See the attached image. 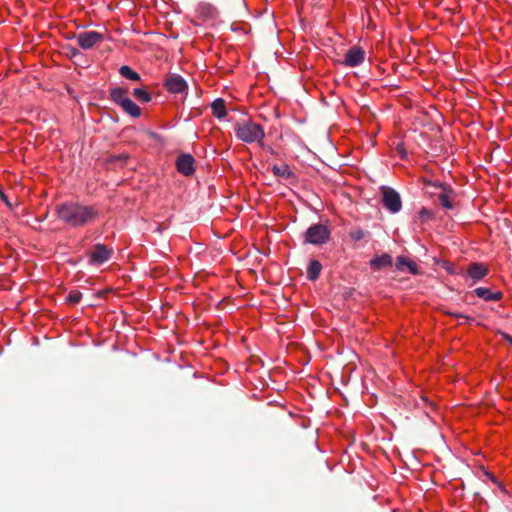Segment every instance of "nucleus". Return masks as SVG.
Masks as SVG:
<instances>
[{
	"instance_id": "2eb2a0df",
	"label": "nucleus",
	"mask_w": 512,
	"mask_h": 512,
	"mask_svg": "<svg viewBox=\"0 0 512 512\" xmlns=\"http://www.w3.org/2000/svg\"><path fill=\"white\" fill-rule=\"evenodd\" d=\"M211 108L212 114L218 119L225 117L227 114L225 101L222 98H217L216 100H214L211 105Z\"/></svg>"
},
{
	"instance_id": "f03ea898",
	"label": "nucleus",
	"mask_w": 512,
	"mask_h": 512,
	"mask_svg": "<svg viewBox=\"0 0 512 512\" xmlns=\"http://www.w3.org/2000/svg\"><path fill=\"white\" fill-rule=\"evenodd\" d=\"M234 130L237 138L246 143L257 142L262 145V140L265 137L263 127L253 121L237 123Z\"/></svg>"
},
{
	"instance_id": "bb28decb",
	"label": "nucleus",
	"mask_w": 512,
	"mask_h": 512,
	"mask_svg": "<svg viewBox=\"0 0 512 512\" xmlns=\"http://www.w3.org/2000/svg\"><path fill=\"white\" fill-rule=\"evenodd\" d=\"M503 294L500 291L490 293L489 301H498L502 298Z\"/></svg>"
},
{
	"instance_id": "6e6552de",
	"label": "nucleus",
	"mask_w": 512,
	"mask_h": 512,
	"mask_svg": "<svg viewBox=\"0 0 512 512\" xmlns=\"http://www.w3.org/2000/svg\"><path fill=\"white\" fill-rule=\"evenodd\" d=\"M113 253V249L108 248L104 244H96L93 251L90 253L89 262L94 265H101L108 261Z\"/></svg>"
},
{
	"instance_id": "c85d7f7f",
	"label": "nucleus",
	"mask_w": 512,
	"mask_h": 512,
	"mask_svg": "<svg viewBox=\"0 0 512 512\" xmlns=\"http://www.w3.org/2000/svg\"><path fill=\"white\" fill-rule=\"evenodd\" d=\"M397 150L402 158L406 157V151L403 148V145H398Z\"/></svg>"
},
{
	"instance_id": "5701e85b",
	"label": "nucleus",
	"mask_w": 512,
	"mask_h": 512,
	"mask_svg": "<svg viewBox=\"0 0 512 512\" xmlns=\"http://www.w3.org/2000/svg\"><path fill=\"white\" fill-rule=\"evenodd\" d=\"M129 157H130L129 154H127V153L113 155L110 158V162L111 163H120L121 165H123L129 159Z\"/></svg>"
},
{
	"instance_id": "423d86ee",
	"label": "nucleus",
	"mask_w": 512,
	"mask_h": 512,
	"mask_svg": "<svg viewBox=\"0 0 512 512\" xmlns=\"http://www.w3.org/2000/svg\"><path fill=\"white\" fill-rule=\"evenodd\" d=\"M366 53L360 46H353L347 50L344 60L341 64L347 67H356L361 65L365 60Z\"/></svg>"
},
{
	"instance_id": "20e7f679",
	"label": "nucleus",
	"mask_w": 512,
	"mask_h": 512,
	"mask_svg": "<svg viewBox=\"0 0 512 512\" xmlns=\"http://www.w3.org/2000/svg\"><path fill=\"white\" fill-rule=\"evenodd\" d=\"M330 236L329 229L323 224H313L305 232V242L314 245L324 244Z\"/></svg>"
},
{
	"instance_id": "a211bd4d",
	"label": "nucleus",
	"mask_w": 512,
	"mask_h": 512,
	"mask_svg": "<svg viewBox=\"0 0 512 512\" xmlns=\"http://www.w3.org/2000/svg\"><path fill=\"white\" fill-rule=\"evenodd\" d=\"M272 172L275 176L284 178V179H288V178H291L294 176L293 172L291 171L289 166L286 164H282L280 166L274 165L272 167Z\"/></svg>"
},
{
	"instance_id": "f3484780",
	"label": "nucleus",
	"mask_w": 512,
	"mask_h": 512,
	"mask_svg": "<svg viewBox=\"0 0 512 512\" xmlns=\"http://www.w3.org/2000/svg\"><path fill=\"white\" fill-rule=\"evenodd\" d=\"M110 98L117 105L121 106L122 103L128 98L127 91L121 87L111 89Z\"/></svg>"
},
{
	"instance_id": "4468645a",
	"label": "nucleus",
	"mask_w": 512,
	"mask_h": 512,
	"mask_svg": "<svg viewBox=\"0 0 512 512\" xmlns=\"http://www.w3.org/2000/svg\"><path fill=\"white\" fill-rule=\"evenodd\" d=\"M120 107L125 113L134 118H137L141 115L140 107L136 105L130 98H127Z\"/></svg>"
},
{
	"instance_id": "7c9ffc66",
	"label": "nucleus",
	"mask_w": 512,
	"mask_h": 512,
	"mask_svg": "<svg viewBox=\"0 0 512 512\" xmlns=\"http://www.w3.org/2000/svg\"><path fill=\"white\" fill-rule=\"evenodd\" d=\"M79 54H80V51H79L77 48H71V49H70V55H71L72 57L77 56V55H79Z\"/></svg>"
},
{
	"instance_id": "cd10ccee",
	"label": "nucleus",
	"mask_w": 512,
	"mask_h": 512,
	"mask_svg": "<svg viewBox=\"0 0 512 512\" xmlns=\"http://www.w3.org/2000/svg\"><path fill=\"white\" fill-rule=\"evenodd\" d=\"M421 401L423 402V404H424L425 406H429L431 409H433V408H434V404H433V403H431V402H430L426 397H422V398H421Z\"/></svg>"
},
{
	"instance_id": "c756f323",
	"label": "nucleus",
	"mask_w": 512,
	"mask_h": 512,
	"mask_svg": "<svg viewBox=\"0 0 512 512\" xmlns=\"http://www.w3.org/2000/svg\"><path fill=\"white\" fill-rule=\"evenodd\" d=\"M0 198L7 204V205H10L9 201H8V198L7 196L5 195V193L3 192V190L0 192Z\"/></svg>"
},
{
	"instance_id": "1a4fd4ad",
	"label": "nucleus",
	"mask_w": 512,
	"mask_h": 512,
	"mask_svg": "<svg viewBox=\"0 0 512 512\" xmlns=\"http://www.w3.org/2000/svg\"><path fill=\"white\" fill-rule=\"evenodd\" d=\"M164 85L171 93H182L187 89L186 81L177 74L167 75Z\"/></svg>"
},
{
	"instance_id": "6ab92c4d",
	"label": "nucleus",
	"mask_w": 512,
	"mask_h": 512,
	"mask_svg": "<svg viewBox=\"0 0 512 512\" xmlns=\"http://www.w3.org/2000/svg\"><path fill=\"white\" fill-rule=\"evenodd\" d=\"M119 73L122 77L132 80V81H140L141 77L140 75L132 70L129 66L123 65L119 69Z\"/></svg>"
},
{
	"instance_id": "a878e982",
	"label": "nucleus",
	"mask_w": 512,
	"mask_h": 512,
	"mask_svg": "<svg viewBox=\"0 0 512 512\" xmlns=\"http://www.w3.org/2000/svg\"><path fill=\"white\" fill-rule=\"evenodd\" d=\"M447 314L452 316V317H455V318L465 319L466 321H472L473 320L472 317L466 316V315H463V314H460V313H457V312L448 311Z\"/></svg>"
},
{
	"instance_id": "ddd939ff",
	"label": "nucleus",
	"mask_w": 512,
	"mask_h": 512,
	"mask_svg": "<svg viewBox=\"0 0 512 512\" xmlns=\"http://www.w3.org/2000/svg\"><path fill=\"white\" fill-rule=\"evenodd\" d=\"M396 268L400 271L404 270V268H408L411 274L417 275L419 274L418 267L415 262L407 260L403 256H399L396 259Z\"/></svg>"
},
{
	"instance_id": "b1692460",
	"label": "nucleus",
	"mask_w": 512,
	"mask_h": 512,
	"mask_svg": "<svg viewBox=\"0 0 512 512\" xmlns=\"http://www.w3.org/2000/svg\"><path fill=\"white\" fill-rule=\"evenodd\" d=\"M419 218L422 222H427L433 218V213L431 210H428L426 208H422L419 211Z\"/></svg>"
},
{
	"instance_id": "2f4dec72",
	"label": "nucleus",
	"mask_w": 512,
	"mask_h": 512,
	"mask_svg": "<svg viewBox=\"0 0 512 512\" xmlns=\"http://www.w3.org/2000/svg\"><path fill=\"white\" fill-rule=\"evenodd\" d=\"M503 337H504V339H505L507 342H509V343L512 345V336H510L509 334L504 333V334H503Z\"/></svg>"
},
{
	"instance_id": "9b49d317",
	"label": "nucleus",
	"mask_w": 512,
	"mask_h": 512,
	"mask_svg": "<svg viewBox=\"0 0 512 512\" xmlns=\"http://www.w3.org/2000/svg\"><path fill=\"white\" fill-rule=\"evenodd\" d=\"M393 264V259L391 255L384 253L381 256H376L370 260V266L374 270H381L386 267H391Z\"/></svg>"
},
{
	"instance_id": "393cba45",
	"label": "nucleus",
	"mask_w": 512,
	"mask_h": 512,
	"mask_svg": "<svg viewBox=\"0 0 512 512\" xmlns=\"http://www.w3.org/2000/svg\"><path fill=\"white\" fill-rule=\"evenodd\" d=\"M366 233L363 231V230H355L353 232H351L350 236L353 240L355 241H359L361 239H363L365 237Z\"/></svg>"
},
{
	"instance_id": "0eeeda50",
	"label": "nucleus",
	"mask_w": 512,
	"mask_h": 512,
	"mask_svg": "<svg viewBox=\"0 0 512 512\" xmlns=\"http://www.w3.org/2000/svg\"><path fill=\"white\" fill-rule=\"evenodd\" d=\"M433 185L435 187L441 188V190H442L437 195L439 204L445 209H449V210L453 209L454 208L453 200L456 197L455 191L449 185H446V184L439 183V184H433Z\"/></svg>"
},
{
	"instance_id": "412c9836",
	"label": "nucleus",
	"mask_w": 512,
	"mask_h": 512,
	"mask_svg": "<svg viewBox=\"0 0 512 512\" xmlns=\"http://www.w3.org/2000/svg\"><path fill=\"white\" fill-rule=\"evenodd\" d=\"M81 298H82V293L78 290H73V291L69 292V294L67 295L66 301L69 304L75 305L80 302Z\"/></svg>"
},
{
	"instance_id": "39448f33",
	"label": "nucleus",
	"mask_w": 512,
	"mask_h": 512,
	"mask_svg": "<svg viewBox=\"0 0 512 512\" xmlns=\"http://www.w3.org/2000/svg\"><path fill=\"white\" fill-rule=\"evenodd\" d=\"M77 44L82 49H91L96 44H99L103 41V34L96 31H85L77 34L75 36Z\"/></svg>"
},
{
	"instance_id": "f257e3e1",
	"label": "nucleus",
	"mask_w": 512,
	"mask_h": 512,
	"mask_svg": "<svg viewBox=\"0 0 512 512\" xmlns=\"http://www.w3.org/2000/svg\"><path fill=\"white\" fill-rule=\"evenodd\" d=\"M55 214L58 220L72 228L86 226L94 222L99 216L95 207L74 201L57 204Z\"/></svg>"
},
{
	"instance_id": "f8f14e48",
	"label": "nucleus",
	"mask_w": 512,
	"mask_h": 512,
	"mask_svg": "<svg viewBox=\"0 0 512 512\" xmlns=\"http://www.w3.org/2000/svg\"><path fill=\"white\" fill-rule=\"evenodd\" d=\"M468 275L474 280H480L488 274V269L482 263H471L468 267Z\"/></svg>"
},
{
	"instance_id": "9d476101",
	"label": "nucleus",
	"mask_w": 512,
	"mask_h": 512,
	"mask_svg": "<svg viewBox=\"0 0 512 512\" xmlns=\"http://www.w3.org/2000/svg\"><path fill=\"white\" fill-rule=\"evenodd\" d=\"M178 172L185 176H191L194 171V158L191 154H181L176 161Z\"/></svg>"
},
{
	"instance_id": "dca6fc26",
	"label": "nucleus",
	"mask_w": 512,
	"mask_h": 512,
	"mask_svg": "<svg viewBox=\"0 0 512 512\" xmlns=\"http://www.w3.org/2000/svg\"><path fill=\"white\" fill-rule=\"evenodd\" d=\"M322 270V265L318 260H311L307 269V278L310 281H315L319 278Z\"/></svg>"
},
{
	"instance_id": "7ed1b4c3",
	"label": "nucleus",
	"mask_w": 512,
	"mask_h": 512,
	"mask_svg": "<svg viewBox=\"0 0 512 512\" xmlns=\"http://www.w3.org/2000/svg\"><path fill=\"white\" fill-rule=\"evenodd\" d=\"M383 206L391 213L396 214L402 209L400 194L389 186L380 188Z\"/></svg>"
},
{
	"instance_id": "aec40b11",
	"label": "nucleus",
	"mask_w": 512,
	"mask_h": 512,
	"mask_svg": "<svg viewBox=\"0 0 512 512\" xmlns=\"http://www.w3.org/2000/svg\"><path fill=\"white\" fill-rule=\"evenodd\" d=\"M133 96L142 103L150 102L152 97L151 94L144 88H135L133 90Z\"/></svg>"
},
{
	"instance_id": "4be33fe9",
	"label": "nucleus",
	"mask_w": 512,
	"mask_h": 512,
	"mask_svg": "<svg viewBox=\"0 0 512 512\" xmlns=\"http://www.w3.org/2000/svg\"><path fill=\"white\" fill-rule=\"evenodd\" d=\"M477 297L482 298L485 301H489L491 291L488 288L479 287L474 290Z\"/></svg>"
}]
</instances>
